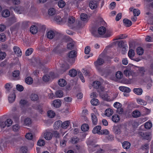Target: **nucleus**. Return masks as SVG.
Instances as JSON below:
<instances>
[{"label": "nucleus", "mask_w": 153, "mask_h": 153, "mask_svg": "<svg viewBox=\"0 0 153 153\" xmlns=\"http://www.w3.org/2000/svg\"><path fill=\"white\" fill-rule=\"evenodd\" d=\"M104 62V60L100 58H98L97 60L94 62L95 66L101 75H104L103 73V68L99 67V66L102 65Z\"/></svg>", "instance_id": "obj_1"}, {"label": "nucleus", "mask_w": 153, "mask_h": 153, "mask_svg": "<svg viewBox=\"0 0 153 153\" xmlns=\"http://www.w3.org/2000/svg\"><path fill=\"white\" fill-rule=\"evenodd\" d=\"M98 32L100 35L104 36V37L106 38L111 36L112 34L111 31L106 30V28L103 26H101L98 28Z\"/></svg>", "instance_id": "obj_2"}, {"label": "nucleus", "mask_w": 153, "mask_h": 153, "mask_svg": "<svg viewBox=\"0 0 153 153\" xmlns=\"http://www.w3.org/2000/svg\"><path fill=\"white\" fill-rule=\"evenodd\" d=\"M95 140H90L88 141L87 144L88 146V150L90 152H92L96 151L98 145L95 144Z\"/></svg>", "instance_id": "obj_3"}, {"label": "nucleus", "mask_w": 153, "mask_h": 153, "mask_svg": "<svg viewBox=\"0 0 153 153\" xmlns=\"http://www.w3.org/2000/svg\"><path fill=\"white\" fill-rule=\"evenodd\" d=\"M46 35L48 38L50 39H52L54 37L56 40L62 38V36L61 34L56 33L54 31L52 30H50L48 31L46 33Z\"/></svg>", "instance_id": "obj_4"}, {"label": "nucleus", "mask_w": 153, "mask_h": 153, "mask_svg": "<svg viewBox=\"0 0 153 153\" xmlns=\"http://www.w3.org/2000/svg\"><path fill=\"white\" fill-rule=\"evenodd\" d=\"M139 134L143 139L149 140H150L151 138V134L149 133H144L142 132H140Z\"/></svg>", "instance_id": "obj_5"}, {"label": "nucleus", "mask_w": 153, "mask_h": 153, "mask_svg": "<svg viewBox=\"0 0 153 153\" xmlns=\"http://www.w3.org/2000/svg\"><path fill=\"white\" fill-rule=\"evenodd\" d=\"M85 26V23L84 22L79 21L77 22V25L75 27L76 29L77 30H79Z\"/></svg>", "instance_id": "obj_6"}, {"label": "nucleus", "mask_w": 153, "mask_h": 153, "mask_svg": "<svg viewBox=\"0 0 153 153\" xmlns=\"http://www.w3.org/2000/svg\"><path fill=\"white\" fill-rule=\"evenodd\" d=\"M69 68V66L68 65H62L60 67V73L62 74L63 73L66 71L67 70H68Z\"/></svg>", "instance_id": "obj_7"}, {"label": "nucleus", "mask_w": 153, "mask_h": 153, "mask_svg": "<svg viewBox=\"0 0 153 153\" xmlns=\"http://www.w3.org/2000/svg\"><path fill=\"white\" fill-rule=\"evenodd\" d=\"M91 118L92 123L94 125H96L97 123L98 119L96 115L94 113L91 114Z\"/></svg>", "instance_id": "obj_8"}, {"label": "nucleus", "mask_w": 153, "mask_h": 153, "mask_svg": "<svg viewBox=\"0 0 153 153\" xmlns=\"http://www.w3.org/2000/svg\"><path fill=\"white\" fill-rule=\"evenodd\" d=\"M114 72V69H112L111 68H110L106 70L105 72H104V70L103 69V73L104 74V76L105 77H106L109 75H111Z\"/></svg>", "instance_id": "obj_9"}, {"label": "nucleus", "mask_w": 153, "mask_h": 153, "mask_svg": "<svg viewBox=\"0 0 153 153\" xmlns=\"http://www.w3.org/2000/svg\"><path fill=\"white\" fill-rule=\"evenodd\" d=\"M13 50L15 53L18 56H21L22 55V51L19 47L15 46L13 48Z\"/></svg>", "instance_id": "obj_10"}, {"label": "nucleus", "mask_w": 153, "mask_h": 153, "mask_svg": "<svg viewBox=\"0 0 153 153\" xmlns=\"http://www.w3.org/2000/svg\"><path fill=\"white\" fill-rule=\"evenodd\" d=\"M101 129V127L100 126H97L94 128L92 130V132L94 134H100Z\"/></svg>", "instance_id": "obj_11"}, {"label": "nucleus", "mask_w": 153, "mask_h": 153, "mask_svg": "<svg viewBox=\"0 0 153 153\" xmlns=\"http://www.w3.org/2000/svg\"><path fill=\"white\" fill-rule=\"evenodd\" d=\"M50 76H49L48 75H45L43 77V80L45 82H47L50 79L51 77L53 78V77L51 76L54 75V73L52 72L50 73Z\"/></svg>", "instance_id": "obj_12"}, {"label": "nucleus", "mask_w": 153, "mask_h": 153, "mask_svg": "<svg viewBox=\"0 0 153 153\" xmlns=\"http://www.w3.org/2000/svg\"><path fill=\"white\" fill-rule=\"evenodd\" d=\"M53 136L52 133L50 132H45L44 135V138L47 140H50L51 139Z\"/></svg>", "instance_id": "obj_13"}, {"label": "nucleus", "mask_w": 153, "mask_h": 153, "mask_svg": "<svg viewBox=\"0 0 153 153\" xmlns=\"http://www.w3.org/2000/svg\"><path fill=\"white\" fill-rule=\"evenodd\" d=\"M61 101L59 99L55 100L53 102V105L56 108H59L61 105Z\"/></svg>", "instance_id": "obj_14"}, {"label": "nucleus", "mask_w": 153, "mask_h": 153, "mask_svg": "<svg viewBox=\"0 0 153 153\" xmlns=\"http://www.w3.org/2000/svg\"><path fill=\"white\" fill-rule=\"evenodd\" d=\"M134 92L138 95H141L143 93V90L140 88H134L133 90Z\"/></svg>", "instance_id": "obj_15"}, {"label": "nucleus", "mask_w": 153, "mask_h": 153, "mask_svg": "<svg viewBox=\"0 0 153 153\" xmlns=\"http://www.w3.org/2000/svg\"><path fill=\"white\" fill-rule=\"evenodd\" d=\"M30 32L33 34H36L38 31V28L35 25L32 26L30 28Z\"/></svg>", "instance_id": "obj_16"}, {"label": "nucleus", "mask_w": 153, "mask_h": 153, "mask_svg": "<svg viewBox=\"0 0 153 153\" xmlns=\"http://www.w3.org/2000/svg\"><path fill=\"white\" fill-rule=\"evenodd\" d=\"M132 71L130 69H126L124 70L123 73L126 76H129L132 74Z\"/></svg>", "instance_id": "obj_17"}, {"label": "nucleus", "mask_w": 153, "mask_h": 153, "mask_svg": "<svg viewBox=\"0 0 153 153\" xmlns=\"http://www.w3.org/2000/svg\"><path fill=\"white\" fill-rule=\"evenodd\" d=\"M101 96L102 98L105 100L110 101L112 100L110 98V97L107 94H104L103 95H101Z\"/></svg>", "instance_id": "obj_18"}, {"label": "nucleus", "mask_w": 153, "mask_h": 153, "mask_svg": "<svg viewBox=\"0 0 153 153\" xmlns=\"http://www.w3.org/2000/svg\"><path fill=\"white\" fill-rule=\"evenodd\" d=\"M113 113V110L111 108L107 109L105 111V115L108 117L112 115Z\"/></svg>", "instance_id": "obj_19"}, {"label": "nucleus", "mask_w": 153, "mask_h": 153, "mask_svg": "<svg viewBox=\"0 0 153 153\" xmlns=\"http://www.w3.org/2000/svg\"><path fill=\"white\" fill-rule=\"evenodd\" d=\"M120 117L117 114L114 115L112 116V120L114 123L118 122L120 121Z\"/></svg>", "instance_id": "obj_20"}, {"label": "nucleus", "mask_w": 153, "mask_h": 153, "mask_svg": "<svg viewBox=\"0 0 153 153\" xmlns=\"http://www.w3.org/2000/svg\"><path fill=\"white\" fill-rule=\"evenodd\" d=\"M123 22L124 25L126 27H129L132 25L131 21L128 19H124Z\"/></svg>", "instance_id": "obj_21"}, {"label": "nucleus", "mask_w": 153, "mask_h": 153, "mask_svg": "<svg viewBox=\"0 0 153 153\" xmlns=\"http://www.w3.org/2000/svg\"><path fill=\"white\" fill-rule=\"evenodd\" d=\"M24 125L25 126H29L31 124L32 121L30 118L27 117L24 120Z\"/></svg>", "instance_id": "obj_22"}, {"label": "nucleus", "mask_w": 153, "mask_h": 153, "mask_svg": "<svg viewBox=\"0 0 153 153\" xmlns=\"http://www.w3.org/2000/svg\"><path fill=\"white\" fill-rule=\"evenodd\" d=\"M131 144L128 141H124L122 144V146L123 148L126 149H129L130 146Z\"/></svg>", "instance_id": "obj_23"}, {"label": "nucleus", "mask_w": 153, "mask_h": 153, "mask_svg": "<svg viewBox=\"0 0 153 153\" xmlns=\"http://www.w3.org/2000/svg\"><path fill=\"white\" fill-rule=\"evenodd\" d=\"M55 21L58 23H60L62 22H64L66 21V19H62L59 16H57L55 18Z\"/></svg>", "instance_id": "obj_24"}, {"label": "nucleus", "mask_w": 153, "mask_h": 153, "mask_svg": "<svg viewBox=\"0 0 153 153\" xmlns=\"http://www.w3.org/2000/svg\"><path fill=\"white\" fill-rule=\"evenodd\" d=\"M1 14L3 17H7L9 16L10 12L8 10H4L2 12Z\"/></svg>", "instance_id": "obj_25"}, {"label": "nucleus", "mask_w": 153, "mask_h": 153, "mask_svg": "<svg viewBox=\"0 0 153 153\" xmlns=\"http://www.w3.org/2000/svg\"><path fill=\"white\" fill-rule=\"evenodd\" d=\"M77 72L75 69H71L69 71V74L71 77H75L77 75Z\"/></svg>", "instance_id": "obj_26"}, {"label": "nucleus", "mask_w": 153, "mask_h": 153, "mask_svg": "<svg viewBox=\"0 0 153 153\" xmlns=\"http://www.w3.org/2000/svg\"><path fill=\"white\" fill-rule=\"evenodd\" d=\"M137 102L139 104L145 105L147 104V102L145 100L140 98L137 99Z\"/></svg>", "instance_id": "obj_27"}, {"label": "nucleus", "mask_w": 153, "mask_h": 153, "mask_svg": "<svg viewBox=\"0 0 153 153\" xmlns=\"http://www.w3.org/2000/svg\"><path fill=\"white\" fill-rule=\"evenodd\" d=\"M58 84L61 87H64L67 84L66 81L63 79H60L58 82Z\"/></svg>", "instance_id": "obj_28"}, {"label": "nucleus", "mask_w": 153, "mask_h": 153, "mask_svg": "<svg viewBox=\"0 0 153 153\" xmlns=\"http://www.w3.org/2000/svg\"><path fill=\"white\" fill-rule=\"evenodd\" d=\"M31 100L33 101H37L39 99L38 95L36 94H32L30 96Z\"/></svg>", "instance_id": "obj_29"}, {"label": "nucleus", "mask_w": 153, "mask_h": 153, "mask_svg": "<svg viewBox=\"0 0 153 153\" xmlns=\"http://www.w3.org/2000/svg\"><path fill=\"white\" fill-rule=\"evenodd\" d=\"M69 121L67 120L64 122L63 123L62 122V126L61 127L63 128L66 129L69 126L70 124Z\"/></svg>", "instance_id": "obj_30"}, {"label": "nucleus", "mask_w": 153, "mask_h": 153, "mask_svg": "<svg viewBox=\"0 0 153 153\" xmlns=\"http://www.w3.org/2000/svg\"><path fill=\"white\" fill-rule=\"evenodd\" d=\"M16 98V95L15 94H13L10 95L8 97V100L10 103L13 102L15 100Z\"/></svg>", "instance_id": "obj_31"}, {"label": "nucleus", "mask_w": 153, "mask_h": 153, "mask_svg": "<svg viewBox=\"0 0 153 153\" xmlns=\"http://www.w3.org/2000/svg\"><path fill=\"white\" fill-rule=\"evenodd\" d=\"M128 55L129 57L131 59L134 57L135 55V53L134 50L132 49H130L128 51Z\"/></svg>", "instance_id": "obj_32"}, {"label": "nucleus", "mask_w": 153, "mask_h": 153, "mask_svg": "<svg viewBox=\"0 0 153 153\" xmlns=\"http://www.w3.org/2000/svg\"><path fill=\"white\" fill-rule=\"evenodd\" d=\"M89 6L91 9H95L97 7V4L95 2H94L93 1H91L89 4Z\"/></svg>", "instance_id": "obj_33"}, {"label": "nucleus", "mask_w": 153, "mask_h": 153, "mask_svg": "<svg viewBox=\"0 0 153 153\" xmlns=\"http://www.w3.org/2000/svg\"><path fill=\"white\" fill-rule=\"evenodd\" d=\"M63 95V92L61 90L57 91L55 92V96L56 97L60 98L62 97Z\"/></svg>", "instance_id": "obj_34"}, {"label": "nucleus", "mask_w": 153, "mask_h": 153, "mask_svg": "<svg viewBox=\"0 0 153 153\" xmlns=\"http://www.w3.org/2000/svg\"><path fill=\"white\" fill-rule=\"evenodd\" d=\"M80 18L81 20V21L84 22H87L88 21L87 15L84 13H82L80 15Z\"/></svg>", "instance_id": "obj_35"}, {"label": "nucleus", "mask_w": 153, "mask_h": 153, "mask_svg": "<svg viewBox=\"0 0 153 153\" xmlns=\"http://www.w3.org/2000/svg\"><path fill=\"white\" fill-rule=\"evenodd\" d=\"M76 52L74 51H71L68 54V56L70 58H73L76 56Z\"/></svg>", "instance_id": "obj_36"}, {"label": "nucleus", "mask_w": 153, "mask_h": 153, "mask_svg": "<svg viewBox=\"0 0 153 153\" xmlns=\"http://www.w3.org/2000/svg\"><path fill=\"white\" fill-rule=\"evenodd\" d=\"M132 115L134 117L137 118L140 116V113L138 111H134L132 112Z\"/></svg>", "instance_id": "obj_37"}, {"label": "nucleus", "mask_w": 153, "mask_h": 153, "mask_svg": "<svg viewBox=\"0 0 153 153\" xmlns=\"http://www.w3.org/2000/svg\"><path fill=\"white\" fill-rule=\"evenodd\" d=\"M75 22V20L74 17L70 16L68 19V25L69 26L73 24Z\"/></svg>", "instance_id": "obj_38"}, {"label": "nucleus", "mask_w": 153, "mask_h": 153, "mask_svg": "<svg viewBox=\"0 0 153 153\" xmlns=\"http://www.w3.org/2000/svg\"><path fill=\"white\" fill-rule=\"evenodd\" d=\"M100 82L99 81H95L92 84L93 86L95 88H98L100 85Z\"/></svg>", "instance_id": "obj_39"}, {"label": "nucleus", "mask_w": 153, "mask_h": 153, "mask_svg": "<svg viewBox=\"0 0 153 153\" xmlns=\"http://www.w3.org/2000/svg\"><path fill=\"white\" fill-rule=\"evenodd\" d=\"M89 129L88 125L86 124L82 125L81 126V129L84 131H87Z\"/></svg>", "instance_id": "obj_40"}, {"label": "nucleus", "mask_w": 153, "mask_h": 153, "mask_svg": "<svg viewBox=\"0 0 153 153\" xmlns=\"http://www.w3.org/2000/svg\"><path fill=\"white\" fill-rule=\"evenodd\" d=\"M62 124V121L61 120H58L56 121L54 123V126L56 128H58L60 127H61Z\"/></svg>", "instance_id": "obj_41"}, {"label": "nucleus", "mask_w": 153, "mask_h": 153, "mask_svg": "<svg viewBox=\"0 0 153 153\" xmlns=\"http://www.w3.org/2000/svg\"><path fill=\"white\" fill-rule=\"evenodd\" d=\"M27 12V10L26 9H25L22 7H19V11L18 12L19 14H25Z\"/></svg>", "instance_id": "obj_42"}, {"label": "nucleus", "mask_w": 153, "mask_h": 153, "mask_svg": "<svg viewBox=\"0 0 153 153\" xmlns=\"http://www.w3.org/2000/svg\"><path fill=\"white\" fill-rule=\"evenodd\" d=\"M75 43L74 42L68 43L67 45V48L70 50L72 49L74 47Z\"/></svg>", "instance_id": "obj_43"}, {"label": "nucleus", "mask_w": 153, "mask_h": 153, "mask_svg": "<svg viewBox=\"0 0 153 153\" xmlns=\"http://www.w3.org/2000/svg\"><path fill=\"white\" fill-rule=\"evenodd\" d=\"M48 116L51 118H53L55 115V113L52 111H49L47 113Z\"/></svg>", "instance_id": "obj_44"}, {"label": "nucleus", "mask_w": 153, "mask_h": 153, "mask_svg": "<svg viewBox=\"0 0 153 153\" xmlns=\"http://www.w3.org/2000/svg\"><path fill=\"white\" fill-rule=\"evenodd\" d=\"M137 52L138 55H142L143 53V50L142 48L138 47L137 49Z\"/></svg>", "instance_id": "obj_45"}, {"label": "nucleus", "mask_w": 153, "mask_h": 153, "mask_svg": "<svg viewBox=\"0 0 153 153\" xmlns=\"http://www.w3.org/2000/svg\"><path fill=\"white\" fill-rule=\"evenodd\" d=\"M25 81L28 84H31L33 82V79L31 77L28 76L26 78Z\"/></svg>", "instance_id": "obj_46"}, {"label": "nucleus", "mask_w": 153, "mask_h": 153, "mask_svg": "<svg viewBox=\"0 0 153 153\" xmlns=\"http://www.w3.org/2000/svg\"><path fill=\"white\" fill-rule=\"evenodd\" d=\"M65 5V3L63 0H60L58 2V5L59 7L61 8L63 7Z\"/></svg>", "instance_id": "obj_47"}, {"label": "nucleus", "mask_w": 153, "mask_h": 153, "mask_svg": "<svg viewBox=\"0 0 153 153\" xmlns=\"http://www.w3.org/2000/svg\"><path fill=\"white\" fill-rule=\"evenodd\" d=\"M152 126V123L150 122H147L145 123L144 126L146 128L149 129Z\"/></svg>", "instance_id": "obj_48"}, {"label": "nucleus", "mask_w": 153, "mask_h": 153, "mask_svg": "<svg viewBox=\"0 0 153 153\" xmlns=\"http://www.w3.org/2000/svg\"><path fill=\"white\" fill-rule=\"evenodd\" d=\"M9 21L10 23H14L17 22V19L14 16H13L9 18Z\"/></svg>", "instance_id": "obj_49"}, {"label": "nucleus", "mask_w": 153, "mask_h": 153, "mask_svg": "<svg viewBox=\"0 0 153 153\" xmlns=\"http://www.w3.org/2000/svg\"><path fill=\"white\" fill-rule=\"evenodd\" d=\"M56 13V10L53 8H50L48 11V13L49 15L50 16H53Z\"/></svg>", "instance_id": "obj_50"}, {"label": "nucleus", "mask_w": 153, "mask_h": 153, "mask_svg": "<svg viewBox=\"0 0 153 153\" xmlns=\"http://www.w3.org/2000/svg\"><path fill=\"white\" fill-rule=\"evenodd\" d=\"M37 144L39 146H42L45 145V143L43 140L40 139L38 141Z\"/></svg>", "instance_id": "obj_51"}, {"label": "nucleus", "mask_w": 153, "mask_h": 153, "mask_svg": "<svg viewBox=\"0 0 153 153\" xmlns=\"http://www.w3.org/2000/svg\"><path fill=\"white\" fill-rule=\"evenodd\" d=\"M91 104L93 105H96L99 104L98 100L97 99H93L91 100Z\"/></svg>", "instance_id": "obj_52"}, {"label": "nucleus", "mask_w": 153, "mask_h": 153, "mask_svg": "<svg viewBox=\"0 0 153 153\" xmlns=\"http://www.w3.org/2000/svg\"><path fill=\"white\" fill-rule=\"evenodd\" d=\"M123 73L120 71L117 72L115 74L116 78L118 79H121L123 76Z\"/></svg>", "instance_id": "obj_53"}, {"label": "nucleus", "mask_w": 153, "mask_h": 153, "mask_svg": "<svg viewBox=\"0 0 153 153\" xmlns=\"http://www.w3.org/2000/svg\"><path fill=\"white\" fill-rule=\"evenodd\" d=\"M133 12L134 16H138L140 13V11L138 9H134Z\"/></svg>", "instance_id": "obj_54"}, {"label": "nucleus", "mask_w": 153, "mask_h": 153, "mask_svg": "<svg viewBox=\"0 0 153 153\" xmlns=\"http://www.w3.org/2000/svg\"><path fill=\"white\" fill-rule=\"evenodd\" d=\"M82 72L83 74L86 76H89L90 75V72L88 70H85L84 69L82 70Z\"/></svg>", "instance_id": "obj_55"}, {"label": "nucleus", "mask_w": 153, "mask_h": 153, "mask_svg": "<svg viewBox=\"0 0 153 153\" xmlns=\"http://www.w3.org/2000/svg\"><path fill=\"white\" fill-rule=\"evenodd\" d=\"M27 151V148L25 146L22 147L20 149V152L22 153H26Z\"/></svg>", "instance_id": "obj_56"}, {"label": "nucleus", "mask_w": 153, "mask_h": 153, "mask_svg": "<svg viewBox=\"0 0 153 153\" xmlns=\"http://www.w3.org/2000/svg\"><path fill=\"white\" fill-rule=\"evenodd\" d=\"M33 49L31 48H29L27 49L25 52V55L26 56H28L30 55L33 51Z\"/></svg>", "instance_id": "obj_57"}, {"label": "nucleus", "mask_w": 153, "mask_h": 153, "mask_svg": "<svg viewBox=\"0 0 153 153\" xmlns=\"http://www.w3.org/2000/svg\"><path fill=\"white\" fill-rule=\"evenodd\" d=\"M114 131L115 134H120L121 132L120 128L118 127H114Z\"/></svg>", "instance_id": "obj_58"}, {"label": "nucleus", "mask_w": 153, "mask_h": 153, "mask_svg": "<svg viewBox=\"0 0 153 153\" xmlns=\"http://www.w3.org/2000/svg\"><path fill=\"white\" fill-rule=\"evenodd\" d=\"M127 37V36L125 34H121L117 36V39H123Z\"/></svg>", "instance_id": "obj_59"}, {"label": "nucleus", "mask_w": 153, "mask_h": 153, "mask_svg": "<svg viewBox=\"0 0 153 153\" xmlns=\"http://www.w3.org/2000/svg\"><path fill=\"white\" fill-rule=\"evenodd\" d=\"M5 122L7 124V126L9 127L12 124L13 121L11 119H7Z\"/></svg>", "instance_id": "obj_60"}, {"label": "nucleus", "mask_w": 153, "mask_h": 153, "mask_svg": "<svg viewBox=\"0 0 153 153\" xmlns=\"http://www.w3.org/2000/svg\"><path fill=\"white\" fill-rule=\"evenodd\" d=\"M109 131L107 129H105L101 130L100 134L107 135L109 134Z\"/></svg>", "instance_id": "obj_61"}, {"label": "nucleus", "mask_w": 153, "mask_h": 153, "mask_svg": "<svg viewBox=\"0 0 153 153\" xmlns=\"http://www.w3.org/2000/svg\"><path fill=\"white\" fill-rule=\"evenodd\" d=\"M12 87L11 84L10 83H7L5 85V88L7 91H9Z\"/></svg>", "instance_id": "obj_62"}, {"label": "nucleus", "mask_w": 153, "mask_h": 153, "mask_svg": "<svg viewBox=\"0 0 153 153\" xmlns=\"http://www.w3.org/2000/svg\"><path fill=\"white\" fill-rule=\"evenodd\" d=\"M25 137L28 140H31L33 138V136L32 134L28 133L26 134L25 135Z\"/></svg>", "instance_id": "obj_63"}, {"label": "nucleus", "mask_w": 153, "mask_h": 153, "mask_svg": "<svg viewBox=\"0 0 153 153\" xmlns=\"http://www.w3.org/2000/svg\"><path fill=\"white\" fill-rule=\"evenodd\" d=\"M17 89L20 91H23L24 88L23 86L20 85H17L16 86Z\"/></svg>", "instance_id": "obj_64"}]
</instances>
